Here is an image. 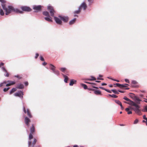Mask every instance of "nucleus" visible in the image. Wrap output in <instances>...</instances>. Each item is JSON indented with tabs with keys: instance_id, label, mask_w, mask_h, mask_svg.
I'll use <instances>...</instances> for the list:
<instances>
[{
	"instance_id": "1",
	"label": "nucleus",
	"mask_w": 147,
	"mask_h": 147,
	"mask_svg": "<svg viewBox=\"0 0 147 147\" xmlns=\"http://www.w3.org/2000/svg\"><path fill=\"white\" fill-rule=\"evenodd\" d=\"M0 2L1 3V6L5 12V15H7L12 12H15L17 13H22L23 11L20 10L18 9H15L14 8L11 6H8L6 7L5 5V1L4 0H0Z\"/></svg>"
},
{
	"instance_id": "2",
	"label": "nucleus",
	"mask_w": 147,
	"mask_h": 147,
	"mask_svg": "<svg viewBox=\"0 0 147 147\" xmlns=\"http://www.w3.org/2000/svg\"><path fill=\"white\" fill-rule=\"evenodd\" d=\"M125 103L129 105L134 107L131 106L128 107L126 108L125 109L126 111H127L128 110H133L134 111L135 113L139 115H141L142 114L141 110L140 109V106L138 105V104L135 102L134 101H131L130 102H125Z\"/></svg>"
},
{
	"instance_id": "3",
	"label": "nucleus",
	"mask_w": 147,
	"mask_h": 147,
	"mask_svg": "<svg viewBox=\"0 0 147 147\" xmlns=\"http://www.w3.org/2000/svg\"><path fill=\"white\" fill-rule=\"evenodd\" d=\"M130 94H131L130 95V97L134 100L135 102L137 104H140V102L142 101V100L138 97L135 96L134 94L132 93H130Z\"/></svg>"
},
{
	"instance_id": "4",
	"label": "nucleus",
	"mask_w": 147,
	"mask_h": 147,
	"mask_svg": "<svg viewBox=\"0 0 147 147\" xmlns=\"http://www.w3.org/2000/svg\"><path fill=\"white\" fill-rule=\"evenodd\" d=\"M47 8L48 11H49L51 16L54 17V13H55V11L53 7L50 5H48L47 6Z\"/></svg>"
},
{
	"instance_id": "5",
	"label": "nucleus",
	"mask_w": 147,
	"mask_h": 147,
	"mask_svg": "<svg viewBox=\"0 0 147 147\" xmlns=\"http://www.w3.org/2000/svg\"><path fill=\"white\" fill-rule=\"evenodd\" d=\"M42 6L41 5H34L33 6V9L34 10H35L36 12H38V11L41 10V8Z\"/></svg>"
},
{
	"instance_id": "6",
	"label": "nucleus",
	"mask_w": 147,
	"mask_h": 147,
	"mask_svg": "<svg viewBox=\"0 0 147 147\" xmlns=\"http://www.w3.org/2000/svg\"><path fill=\"white\" fill-rule=\"evenodd\" d=\"M21 9L22 11L27 12L30 11L32 10L29 7L26 6H22Z\"/></svg>"
},
{
	"instance_id": "7",
	"label": "nucleus",
	"mask_w": 147,
	"mask_h": 147,
	"mask_svg": "<svg viewBox=\"0 0 147 147\" xmlns=\"http://www.w3.org/2000/svg\"><path fill=\"white\" fill-rule=\"evenodd\" d=\"M54 20L57 24L59 25L62 24V22L59 17L58 18L55 16L54 17Z\"/></svg>"
},
{
	"instance_id": "8",
	"label": "nucleus",
	"mask_w": 147,
	"mask_h": 147,
	"mask_svg": "<svg viewBox=\"0 0 147 147\" xmlns=\"http://www.w3.org/2000/svg\"><path fill=\"white\" fill-rule=\"evenodd\" d=\"M87 7V5L84 2H83L81 3L79 7V8L81 10L82 9V8L84 10H86Z\"/></svg>"
},
{
	"instance_id": "9",
	"label": "nucleus",
	"mask_w": 147,
	"mask_h": 147,
	"mask_svg": "<svg viewBox=\"0 0 147 147\" xmlns=\"http://www.w3.org/2000/svg\"><path fill=\"white\" fill-rule=\"evenodd\" d=\"M58 17L64 22H66L68 21V18L67 17L63 16L60 15L58 16Z\"/></svg>"
},
{
	"instance_id": "10",
	"label": "nucleus",
	"mask_w": 147,
	"mask_h": 147,
	"mask_svg": "<svg viewBox=\"0 0 147 147\" xmlns=\"http://www.w3.org/2000/svg\"><path fill=\"white\" fill-rule=\"evenodd\" d=\"M24 121L25 124L28 127H29V123L30 122V119L27 117H26L25 118Z\"/></svg>"
},
{
	"instance_id": "11",
	"label": "nucleus",
	"mask_w": 147,
	"mask_h": 147,
	"mask_svg": "<svg viewBox=\"0 0 147 147\" xmlns=\"http://www.w3.org/2000/svg\"><path fill=\"white\" fill-rule=\"evenodd\" d=\"M16 88L17 89H23L24 88V86L23 84H20L17 85Z\"/></svg>"
},
{
	"instance_id": "12",
	"label": "nucleus",
	"mask_w": 147,
	"mask_h": 147,
	"mask_svg": "<svg viewBox=\"0 0 147 147\" xmlns=\"http://www.w3.org/2000/svg\"><path fill=\"white\" fill-rule=\"evenodd\" d=\"M1 69L3 71L6 73V74H4V75L6 77H8L9 76V74L7 72V70L5 69V68L4 67H1Z\"/></svg>"
},
{
	"instance_id": "13",
	"label": "nucleus",
	"mask_w": 147,
	"mask_h": 147,
	"mask_svg": "<svg viewBox=\"0 0 147 147\" xmlns=\"http://www.w3.org/2000/svg\"><path fill=\"white\" fill-rule=\"evenodd\" d=\"M45 20L49 22H52V18L50 16H47V17H46L45 18Z\"/></svg>"
},
{
	"instance_id": "14",
	"label": "nucleus",
	"mask_w": 147,
	"mask_h": 147,
	"mask_svg": "<svg viewBox=\"0 0 147 147\" xmlns=\"http://www.w3.org/2000/svg\"><path fill=\"white\" fill-rule=\"evenodd\" d=\"M49 66L50 67V69L51 70H52V72L54 71L56 67L55 66H54L53 65L51 64L49 65Z\"/></svg>"
},
{
	"instance_id": "15",
	"label": "nucleus",
	"mask_w": 147,
	"mask_h": 147,
	"mask_svg": "<svg viewBox=\"0 0 147 147\" xmlns=\"http://www.w3.org/2000/svg\"><path fill=\"white\" fill-rule=\"evenodd\" d=\"M21 90L19 91H18V92H16L14 94V96L20 97V96L21 95Z\"/></svg>"
},
{
	"instance_id": "16",
	"label": "nucleus",
	"mask_w": 147,
	"mask_h": 147,
	"mask_svg": "<svg viewBox=\"0 0 147 147\" xmlns=\"http://www.w3.org/2000/svg\"><path fill=\"white\" fill-rule=\"evenodd\" d=\"M76 82V80L72 79L70 81L69 85L70 86H72Z\"/></svg>"
},
{
	"instance_id": "17",
	"label": "nucleus",
	"mask_w": 147,
	"mask_h": 147,
	"mask_svg": "<svg viewBox=\"0 0 147 147\" xmlns=\"http://www.w3.org/2000/svg\"><path fill=\"white\" fill-rule=\"evenodd\" d=\"M53 72L57 76H59L60 75L59 71L58 70H55Z\"/></svg>"
},
{
	"instance_id": "18",
	"label": "nucleus",
	"mask_w": 147,
	"mask_h": 147,
	"mask_svg": "<svg viewBox=\"0 0 147 147\" xmlns=\"http://www.w3.org/2000/svg\"><path fill=\"white\" fill-rule=\"evenodd\" d=\"M63 75L64 78V82L65 83H67V80H68V79H69L68 77L67 76H66V75H65L63 74Z\"/></svg>"
},
{
	"instance_id": "19",
	"label": "nucleus",
	"mask_w": 147,
	"mask_h": 147,
	"mask_svg": "<svg viewBox=\"0 0 147 147\" xmlns=\"http://www.w3.org/2000/svg\"><path fill=\"white\" fill-rule=\"evenodd\" d=\"M30 133L32 134L33 132H34L35 131V127L33 126V125H32V126L30 127Z\"/></svg>"
},
{
	"instance_id": "20",
	"label": "nucleus",
	"mask_w": 147,
	"mask_h": 147,
	"mask_svg": "<svg viewBox=\"0 0 147 147\" xmlns=\"http://www.w3.org/2000/svg\"><path fill=\"white\" fill-rule=\"evenodd\" d=\"M27 113L28 115V117L30 118L32 117V115L31 114V113L30 112V110L28 109H27Z\"/></svg>"
},
{
	"instance_id": "21",
	"label": "nucleus",
	"mask_w": 147,
	"mask_h": 147,
	"mask_svg": "<svg viewBox=\"0 0 147 147\" xmlns=\"http://www.w3.org/2000/svg\"><path fill=\"white\" fill-rule=\"evenodd\" d=\"M81 9H80L79 7L78 10H76L74 12V13L75 14H79L81 12Z\"/></svg>"
},
{
	"instance_id": "22",
	"label": "nucleus",
	"mask_w": 147,
	"mask_h": 147,
	"mask_svg": "<svg viewBox=\"0 0 147 147\" xmlns=\"http://www.w3.org/2000/svg\"><path fill=\"white\" fill-rule=\"evenodd\" d=\"M76 20V18H75L71 20L69 22V24L70 25H72L74 23Z\"/></svg>"
},
{
	"instance_id": "23",
	"label": "nucleus",
	"mask_w": 147,
	"mask_h": 147,
	"mask_svg": "<svg viewBox=\"0 0 147 147\" xmlns=\"http://www.w3.org/2000/svg\"><path fill=\"white\" fill-rule=\"evenodd\" d=\"M42 14L43 15L47 17L49 16H50L49 12L47 11H43L42 13Z\"/></svg>"
},
{
	"instance_id": "24",
	"label": "nucleus",
	"mask_w": 147,
	"mask_h": 147,
	"mask_svg": "<svg viewBox=\"0 0 147 147\" xmlns=\"http://www.w3.org/2000/svg\"><path fill=\"white\" fill-rule=\"evenodd\" d=\"M17 90L16 88H13L9 92V94H11L12 93L15 92Z\"/></svg>"
},
{
	"instance_id": "25",
	"label": "nucleus",
	"mask_w": 147,
	"mask_h": 147,
	"mask_svg": "<svg viewBox=\"0 0 147 147\" xmlns=\"http://www.w3.org/2000/svg\"><path fill=\"white\" fill-rule=\"evenodd\" d=\"M94 93L96 95H100L101 94V92L100 90H96L94 91Z\"/></svg>"
},
{
	"instance_id": "26",
	"label": "nucleus",
	"mask_w": 147,
	"mask_h": 147,
	"mask_svg": "<svg viewBox=\"0 0 147 147\" xmlns=\"http://www.w3.org/2000/svg\"><path fill=\"white\" fill-rule=\"evenodd\" d=\"M36 141H37L36 140V139L34 138V141L32 142V145H31L32 147H34V146Z\"/></svg>"
},
{
	"instance_id": "27",
	"label": "nucleus",
	"mask_w": 147,
	"mask_h": 147,
	"mask_svg": "<svg viewBox=\"0 0 147 147\" xmlns=\"http://www.w3.org/2000/svg\"><path fill=\"white\" fill-rule=\"evenodd\" d=\"M123 98L125 100L127 101H129V102H131V101H133L131 100H130V99H129V98H127V97L125 96L124 97V98Z\"/></svg>"
},
{
	"instance_id": "28",
	"label": "nucleus",
	"mask_w": 147,
	"mask_h": 147,
	"mask_svg": "<svg viewBox=\"0 0 147 147\" xmlns=\"http://www.w3.org/2000/svg\"><path fill=\"white\" fill-rule=\"evenodd\" d=\"M66 69L65 67H61L59 69L60 70L63 72H64Z\"/></svg>"
},
{
	"instance_id": "29",
	"label": "nucleus",
	"mask_w": 147,
	"mask_h": 147,
	"mask_svg": "<svg viewBox=\"0 0 147 147\" xmlns=\"http://www.w3.org/2000/svg\"><path fill=\"white\" fill-rule=\"evenodd\" d=\"M115 102L118 105H121V102L119 100H115Z\"/></svg>"
},
{
	"instance_id": "30",
	"label": "nucleus",
	"mask_w": 147,
	"mask_h": 147,
	"mask_svg": "<svg viewBox=\"0 0 147 147\" xmlns=\"http://www.w3.org/2000/svg\"><path fill=\"white\" fill-rule=\"evenodd\" d=\"M33 138L32 134V133H30L29 135V140H30L32 139Z\"/></svg>"
},
{
	"instance_id": "31",
	"label": "nucleus",
	"mask_w": 147,
	"mask_h": 147,
	"mask_svg": "<svg viewBox=\"0 0 147 147\" xmlns=\"http://www.w3.org/2000/svg\"><path fill=\"white\" fill-rule=\"evenodd\" d=\"M91 79H88V80L90 81L95 80L96 78L93 76H91Z\"/></svg>"
},
{
	"instance_id": "32",
	"label": "nucleus",
	"mask_w": 147,
	"mask_h": 147,
	"mask_svg": "<svg viewBox=\"0 0 147 147\" xmlns=\"http://www.w3.org/2000/svg\"><path fill=\"white\" fill-rule=\"evenodd\" d=\"M81 85L85 89H87V86L86 85L84 84H81Z\"/></svg>"
},
{
	"instance_id": "33",
	"label": "nucleus",
	"mask_w": 147,
	"mask_h": 147,
	"mask_svg": "<svg viewBox=\"0 0 147 147\" xmlns=\"http://www.w3.org/2000/svg\"><path fill=\"white\" fill-rule=\"evenodd\" d=\"M111 91H112L115 94H119L118 91H116V90H114V89L111 90Z\"/></svg>"
},
{
	"instance_id": "34",
	"label": "nucleus",
	"mask_w": 147,
	"mask_h": 147,
	"mask_svg": "<svg viewBox=\"0 0 147 147\" xmlns=\"http://www.w3.org/2000/svg\"><path fill=\"white\" fill-rule=\"evenodd\" d=\"M0 14L1 16H3L4 14V13L3 10L1 9H0Z\"/></svg>"
},
{
	"instance_id": "35",
	"label": "nucleus",
	"mask_w": 147,
	"mask_h": 147,
	"mask_svg": "<svg viewBox=\"0 0 147 147\" xmlns=\"http://www.w3.org/2000/svg\"><path fill=\"white\" fill-rule=\"evenodd\" d=\"M142 111L144 112H147V106L144 107V109L142 110Z\"/></svg>"
},
{
	"instance_id": "36",
	"label": "nucleus",
	"mask_w": 147,
	"mask_h": 147,
	"mask_svg": "<svg viewBox=\"0 0 147 147\" xmlns=\"http://www.w3.org/2000/svg\"><path fill=\"white\" fill-rule=\"evenodd\" d=\"M109 95L113 98H117V96L115 94H113L112 95L109 94Z\"/></svg>"
},
{
	"instance_id": "37",
	"label": "nucleus",
	"mask_w": 147,
	"mask_h": 147,
	"mask_svg": "<svg viewBox=\"0 0 147 147\" xmlns=\"http://www.w3.org/2000/svg\"><path fill=\"white\" fill-rule=\"evenodd\" d=\"M14 77L17 78L19 79H21L22 78V77L21 76H20L19 75H15L14 76Z\"/></svg>"
},
{
	"instance_id": "38",
	"label": "nucleus",
	"mask_w": 147,
	"mask_h": 147,
	"mask_svg": "<svg viewBox=\"0 0 147 147\" xmlns=\"http://www.w3.org/2000/svg\"><path fill=\"white\" fill-rule=\"evenodd\" d=\"M6 83V81H4L3 82H1L0 83V87L3 86L4 84H5Z\"/></svg>"
},
{
	"instance_id": "39",
	"label": "nucleus",
	"mask_w": 147,
	"mask_h": 147,
	"mask_svg": "<svg viewBox=\"0 0 147 147\" xmlns=\"http://www.w3.org/2000/svg\"><path fill=\"white\" fill-rule=\"evenodd\" d=\"M89 2V5H91L93 2V0H87Z\"/></svg>"
},
{
	"instance_id": "40",
	"label": "nucleus",
	"mask_w": 147,
	"mask_h": 147,
	"mask_svg": "<svg viewBox=\"0 0 147 147\" xmlns=\"http://www.w3.org/2000/svg\"><path fill=\"white\" fill-rule=\"evenodd\" d=\"M9 88H10L9 87H7V88H5L3 89V91L5 92H6L7 91H8L9 89Z\"/></svg>"
},
{
	"instance_id": "41",
	"label": "nucleus",
	"mask_w": 147,
	"mask_h": 147,
	"mask_svg": "<svg viewBox=\"0 0 147 147\" xmlns=\"http://www.w3.org/2000/svg\"><path fill=\"white\" fill-rule=\"evenodd\" d=\"M9 83L11 85H12L15 84L16 83V82L14 81H11L10 83Z\"/></svg>"
},
{
	"instance_id": "42",
	"label": "nucleus",
	"mask_w": 147,
	"mask_h": 147,
	"mask_svg": "<svg viewBox=\"0 0 147 147\" xmlns=\"http://www.w3.org/2000/svg\"><path fill=\"white\" fill-rule=\"evenodd\" d=\"M116 85L118 87H119L120 88H122V84H120L119 83H116Z\"/></svg>"
},
{
	"instance_id": "43",
	"label": "nucleus",
	"mask_w": 147,
	"mask_h": 147,
	"mask_svg": "<svg viewBox=\"0 0 147 147\" xmlns=\"http://www.w3.org/2000/svg\"><path fill=\"white\" fill-rule=\"evenodd\" d=\"M31 144H32V142L30 140L28 141V147H30V146H31Z\"/></svg>"
},
{
	"instance_id": "44",
	"label": "nucleus",
	"mask_w": 147,
	"mask_h": 147,
	"mask_svg": "<svg viewBox=\"0 0 147 147\" xmlns=\"http://www.w3.org/2000/svg\"><path fill=\"white\" fill-rule=\"evenodd\" d=\"M126 85H129L127 84H122V88L126 87H127Z\"/></svg>"
},
{
	"instance_id": "45",
	"label": "nucleus",
	"mask_w": 147,
	"mask_h": 147,
	"mask_svg": "<svg viewBox=\"0 0 147 147\" xmlns=\"http://www.w3.org/2000/svg\"><path fill=\"white\" fill-rule=\"evenodd\" d=\"M132 83L133 84H136L137 83V82L136 81L134 80H132Z\"/></svg>"
},
{
	"instance_id": "46",
	"label": "nucleus",
	"mask_w": 147,
	"mask_h": 147,
	"mask_svg": "<svg viewBox=\"0 0 147 147\" xmlns=\"http://www.w3.org/2000/svg\"><path fill=\"white\" fill-rule=\"evenodd\" d=\"M138 120L137 119H136L134 121V124H136L138 122Z\"/></svg>"
},
{
	"instance_id": "47",
	"label": "nucleus",
	"mask_w": 147,
	"mask_h": 147,
	"mask_svg": "<svg viewBox=\"0 0 147 147\" xmlns=\"http://www.w3.org/2000/svg\"><path fill=\"white\" fill-rule=\"evenodd\" d=\"M40 59L42 61H44V59L41 56H40Z\"/></svg>"
},
{
	"instance_id": "48",
	"label": "nucleus",
	"mask_w": 147,
	"mask_h": 147,
	"mask_svg": "<svg viewBox=\"0 0 147 147\" xmlns=\"http://www.w3.org/2000/svg\"><path fill=\"white\" fill-rule=\"evenodd\" d=\"M125 80L126 83H129L130 82L128 79H126Z\"/></svg>"
},
{
	"instance_id": "49",
	"label": "nucleus",
	"mask_w": 147,
	"mask_h": 147,
	"mask_svg": "<svg viewBox=\"0 0 147 147\" xmlns=\"http://www.w3.org/2000/svg\"><path fill=\"white\" fill-rule=\"evenodd\" d=\"M127 112V113L128 114H130L132 113V111L130 110H128V111Z\"/></svg>"
},
{
	"instance_id": "50",
	"label": "nucleus",
	"mask_w": 147,
	"mask_h": 147,
	"mask_svg": "<svg viewBox=\"0 0 147 147\" xmlns=\"http://www.w3.org/2000/svg\"><path fill=\"white\" fill-rule=\"evenodd\" d=\"M23 108V111H24V112L25 113H27V111H26V109L24 106Z\"/></svg>"
},
{
	"instance_id": "51",
	"label": "nucleus",
	"mask_w": 147,
	"mask_h": 147,
	"mask_svg": "<svg viewBox=\"0 0 147 147\" xmlns=\"http://www.w3.org/2000/svg\"><path fill=\"white\" fill-rule=\"evenodd\" d=\"M38 56H39L38 54V53H36V54L35 56V59H37V58L38 57Z\"/></svg>"
},
{
	"instance_id": "52",
	"label": "nucleus",
	"mask_w": 147,
	"mask_h": 147,
	"mask_svg": "<svg viewBox=\"0 0 147 147\" xmlns=\"http://www.w3.org/2000/svg\"><path fill=\"white\" fill-rule=\"evenodd\" d=\"M99 88H100V89H102V90H106V89H105L103 87H99Z\"/></svg>"
},
{
	"instance_id": "53",
	"label": "nucleus",
	"mask_w": 147,
	"mask_h": 147,
	"mask_svg": "<svg viewBox=\"0 0 147 147\" xmlns=\"http://www.w3.org/2000/svg\"><path fill=\"white\" fill-rule=\"evenodd\" d=\"M106 90H105L106 91H107V92H109V93H111V91H112L111 90H109L107 89H106Z\"/></svg>"
},
{
	"instance_id": "54",
	"label": "nucleus",
	"mask_w": 147,
	"mask_h": 147,
	"mask_svg": "<svg viewBox=\"0 0 147 147\" xmlns=\"http://www.w3.org/2000/svg\"><path fill=\"white\" fill-rule=\"evenodd\" d=\"M24 84H25V85L26 86H28V82H25V83H24Z\"/></svg>"
},
{
	"instance_id": "55",
	"label": "nucleus",
	"mask_w": 147,
	"mask_h": 147,
	"mask_svg": "<svg viewBox=\"0 0 147 147\" xmlns=\"http://www.w3.org/2000/svg\"><path fill=\"white\" fill-rule=\"evenodd\" d=\"M143 118L145 120L146 119H147V118L146 117V115H144L143 116Z\"/></svg>"
},
{
	"instance_id": "56",
	"label": "nucleus",
	"mask_w": 147,
	"mask_h": 147,
	"mask_svg": "<svg viewBox=\"0 0 147 147\" xmlns=\"http://www.w3.org/2000/svg\"><path fill=\"white\" fill-rule=\"evenodd\" d=\"M4 63H3L1 62L0 63V67H1V66H3L4 65Z\"/></svg>"
},
{
	"instance_id": "57",
	"label": "nucleus",
	"mask_w": 147,
	"mask_h": 147,
	"mask_svg": "<svg viewBox=\"0 0 147 147\" xmlns=\"http://www.w3.org/2000/svg\"><path fill=\"white\" fill-rule=\"evenodd\" d=\"M47 64V63H46L45 62H44L42 63V65L44 66L45 65Z\"/></svg>"
},
{
	"instance_id": "58",
	"label": "nucleus",
	"mask_w": 147,
	"mask_h": 147,
	"mask_svg": "<svg viewBox=\"0 0 147 147\" xmlns=\"http://www.w3.org/2000/svg\"><path fill=\"white\" fill-rule=\"evenodd\" d=\"M11 86V85H10L9 83L8 84H7L6 85V86Z\"/></svg>"
},
{
	"instance_id": "59",
	"label": "nucleus",
	"mask_w": 147,
	"mask_h": 147,
	"mask_svg": "<svg viewBox=\"0 0 147 147\" xmlns=\"http://www.w3.org/2000/svg\"><path fill=\"white\" fill-rule=\"evenodd\" d=\"M113 80L115 81H116L117 82H119V81L118 80H117L114 79H113Z\"/></svg>"
},
{
	"instance_id": "60",
	"label": "nucleus",
	"mask_w": 147,
	"mask_h": 147,
	"mask_svg": "<svg viewBox=\"0 0 147 147\" xmlns=\"http://www.w3.org/2000/svg\"><path fill=\"white\" fill-rule=\"evenodd\" d=\"M107 84L106 83H102V84H101V85L102 86L106 85H107Z\"/></svg>"
},
{
	"instance_id": "61",
	"label": "nucleus",
	"mask_w": 147,
	"mask_h": 147,
	"mask_svg": "<svg viewBox=\"0 0 147 147\" xmlns=\"http://www.w3.org/2000/svg\"><path fill=\"white\" fill-rule=\"evenodd\" d=\"M139 96L141 97H142L143 96V95L142 94H140L139 95Z\"/></svg>"
},
{
	"instance_id": "62",
	"label": "nucleus",
	"mask_w": 147,
	"mask_h": 147,
	"mask_svg": "<svg viewBox=\"0 0 147 147\" xmlns=\"http://www.w3.org/2000/svg\"><path fill=\"white\" fill-rule=\"evenodd\" d=\"M120 106H121V108L123 110V109H124V108H123V106L122 104H121V105H120Z\"/></svg>"
},
{
	"instance_id": "63",
	"label": "nucleus",
	"mask_w": 147,
	"mask_h": 147,
	"mask_svg": "<svg viewBox=\"0 0 147 147\" xmlns=\"http://www.w3.org/2000/svg\"><path fill=\"white\" fill-rule=\"evenodd\" d=\"M144 99H145V100L144 101V102L147 103V99L144 98Z\"/></svg>"
},
{
	"instance_id": "64",
	"label": "nucleus",
	"mask_w": 147,
	"mask_h": 147,
	"mask_svg": "<svg viewBox=\"0 0 147 147\" xmlns=\"http://www.w3.org/2000/svg\"><path fill=\"white\" fill-rule=\"evenodd\" d=\"M73 147H78V145H74Z\"/></svg>"
}]
</instances>
